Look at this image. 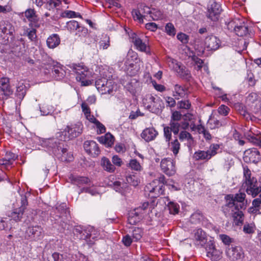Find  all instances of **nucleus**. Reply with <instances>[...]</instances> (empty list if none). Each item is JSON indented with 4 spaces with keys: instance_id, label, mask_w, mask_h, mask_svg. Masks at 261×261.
Wrapping results in <instances>:
<instances>
[{
    "instance_id": "obj_9",
    "label": "nucleus",
    "mask_w": 261,
    "mask_h": 261,
    "mask_svg": "<svg viewBox=\"0 0 261 261\" xmlns=\"http://www.w3.org/2000/svg\"><path fill=\"white\" fill-rule=\"evenodd\" d=\"M226 204L232 203L234 204V206L236 208L240 209H245L247 206V200L246 198V194L243 192H240L235 194L234 196L233 195H228L226 196Z\"/></svg>"
},
{
    "instance_id": "obj_8",
    "label": "nucleus",
    "mask_w": 261,
    "mask_h": 261,
    "mask_svg": "<svg viewBox=\"0 0 261 261\" xmlns=\"http://www.w3.org/2000/svg\"><path fill=\"white\" fill-rule=\"evenodd\" d=\"M72 69L76 74V80L81 82L82 85L83 86L88 85L89 81L84 80L91 76V72L89 69L83 63H80L73 64Z\"/></svg>"
},
{
    "instance_id": "obj_54",
    "label": "nucleus",
    "mask_w": 261,
    "mask_h": 261,
    "mask_svg": "<svg viewBox=\"0 0 261 261\" xmlns=\"http://www.w3.org/2000/svg\"><path fill=\"white\" fill-rule=\"evenodd\" d=\"M95 126L97 128V133L98 134H101L105 133L106 131V128L104 125L98 121L95 124Z\"/></svg>"
},
{
    "instance_id": "obj_43",
    "label": "nucleus",
    "mask_w": 261,
    "mask_h": 261,
    "mask_svg": "<svg viewBox=\"0 0 261 261\" xmlns=\"http://www.w3.org/2000/svg\"><path fill=\"white\" fill-rule=\"evenodd\" d=\"M219 148L220 146L218 144H212L210 145L209 149L207 150L210 159L217 153Z\"/></svg>"
},
{
    "instance_id": "obj_33",
    "label": "nucleus",
    "mask_w": 261,
    "mask_h": 261,
    "mask_svg": "<svg viewBox=\"0 0 261 261\" xmlns=\"http://www.w3.org/2000/svg\"><path fill=\"white\" fill-rule=\"evenodd\" d=\"M186 95L185 89L179 85H175L174 88L173 96L176 99L184 97Z\"/></svg>"
},
{
    "instance_id": "obj_3",
    "label": "nucleus",
    "mask_w": 261,
    "mask_h": 261,
    "mask_svg": "<svg viewBox=\"0 0 261 261\" xmlns=\"http://www.w3.org/2000/svg\"><path fill=\"white\" fill-rule=\"evenodd\" d=\"M141 61L138 58L137 54L129 50L125 61V71L129 76L136 75L140 69Z\"/></svg>"
},
{
    "instance_id": "obj_20",
    "label": "nucleus",
    "mask_w": 261,
    "mask_h": 261,
    "mask_svg": "<svg viewBox=\"0 0 261 261\" xmlns=\"http://www.w3.org/2000/svg\"><path fill=\"white\" fill-rule=\"evenodd\" d=\"M234 23H236V21L231 22L229 23V25L231 27H234V31L238 36L240 37L244 36L246 37H249L250 36V34L248 33V28L244 22L239 25H234ZM237 24H238V23H237Z\"/></svg>"
},
{
    "instance_id": "obj_57",
    "label": "nucleus",
    "mask_w": 261,
    "mask_h": 261,
    "mask_svg": "<svg viewBox=\"0 0 261 261\" xmlns=\"http://www.w3.org/2000/svg\"><path fill=\"white\" fill-rule=\"evenodd\" d=\"M177 38L183 44H187L189 41V36L182 33L178 34Z\"/></svg>"
},
{
    "instance_id": "obj_25",
    "label": "nucleus",
    "mask_w": 261,
    "mask_h": 261,
    "mask_svg": "<svg viewBox=\"0 0 261 261\" xmlns=\"http://www.w3.org/2000/svg\"><path fill=\"white\" fill-rule=\"evenodd\" d=\"M148 202H144L141 206L136 208L133 212H134L139 218L142 220L148 214Z\"/></svg>"
},
{
    "instance_id": "obj_60",
    "label": "nucleus",
    "mask_w": 261,
    "mask_h": 261,
    "mask_svg": "<svg viewBox=\"0 0 261 261\" xmlns=\"http://www.w3.org/2000/svg\"><path fill=\"white\" fill-rule=\"evenodd\" d=\"M229 110L230 109L228 107L223 105L220 106L218 110L219 113L224 116H226L228 114Z\"/></svg>"
},
{
    "instance_id": "obj_41",
    "label": "nucleus",
    "mask_w": 261,
    "mask_h": 261,
    "mask_svg": "<svg viewBox=\"0 0 261 261\" xmlns=\"http://www.w3.org/2000/svg\"><path fill=\"white\" fill-rule=\"evenodd\" d=\"M61 4L60 0H49L46 4V9L51 10L59 6Z\"/></svg>"
},
{
    "instance_id": "obj_39",
    "label": "nucleus",
    "mask_w": 261,
    "mask_h": 261,
    "mask_svg": "<svg viewBox=\"0 0 261 261\" xmlns=\"http://www.w3.org/2000/svg\"><path fill=\"white\" fill-rule=\"evenodd\" d=\"M169 125V127L171 128L173 134L174 135L178 134L179 131V128L180 127H181V124L175 121L170 120Z\"/></svg>"
},
{
    "instance_id": "obj_45",
    "label": "nucleus",
    "mask_w": 261,
    "mask_h": 261,
    "mask_svg": "<svg viewBox=\"0 0 261 261\" xmlns=\"http://www.w3.org/2000/svg\"><path fill=\"white\" fill-rule=\"evenodd\" d=\"M55 77L57 80L62 79L64 76V71L61 68L55 67L53 70Z\"/></svg>"
},
{
    "instance_id": "obj_4",
    "label": "nucleus",
    "mask_w": 261,
    "mask_h": 261,
    "mask_svg": "<svg viewBox=\"0 0 261 261\" xmlns=\"http://www.w3.org/2000/svg\"><path fill=\"white\" fill-rule=\"evenodd\" d=\"M142 102L144 107L152 113H158L164 108L163 100L159 97L151 94L146 95Z\"/></svg>"
},
{
    "instance_id": "obj_7",
    "label": "nucleus",
    "mask_w": 261,
    "mask_h": 261,
    "mask_svg": "<svg viewBox=\"0 0 261 261\" xmlns=\"http://www.w3.org/2000/svg\"><path fill=\"white\" fill-rule=\"evenodd\" d=\"M95 86L102 94H112L117 88V85L112 80L99 78L95 82Z\"/></svg>"
},
{
    "instance_id": "obj_63",
    "label": "nucleus",
    "mask_w": 261,
    "mask_h": 261,
    "mask_svg": "<svg viewBox=\"0 0 261 261\" xmlns=\"http://www.w3.org/2000/svg\"><path fill=\"white\" fill-rule=\"evenodd\" d=\"M201 217L199 214H194L191 216L190 221L193 223H198L200 222Z\"/></svg>"
},
{
    "instance_id": "obj_61",
    "label": "nucleus",
    "mask_w": 261,
    "mask_h": 261,
    "mask_svg": "<svg viewBox=\"0 0 261 261\" xmlns=\"http://www.w3.org/2000/svg\"><path fill=\"white\" fill-rule=\"evenodd\" d=\"M182 117L181 114L177 111H173L172 113L171 117V120L175 121L178 122L179 121Z\"/></svg>"
},
{
    "instance_id": "obj_26",
    "label": "nucleus",
    "mask_w": 261,
    "mask_h": 261,
    "mask_svg": "<svg viewBox=\"0 0 261 261\" xmlns=\"http://www.w3.org/2000/svg\"><path fill=\"white\" fill-rule=\"evenodd\" d=\"M47 46L50 48H54L60 43V38L58 35L54 34L50 36L46 40Z\"/></svg>"
},
{
    "instance_id": "obj_46",
    "label": "nucleus",
    "mask_w": 261,
    "mask_h": 261,
    "mask_svg": "<svg viewBox=\"0 0 261 261\" xmlns=\"http://www.w3.org/2000/svg\"><path fill=\"white\" fill-rule=\"evenodd\" d=\"M40 112L42 115L46 116L51 113L53 109L51 106L46 104H43L40 107Z\"/></svg>"
},
{
    "instance_id": "obj_6",
    "label": "nucleus",
    "mask_w": 261,
    "mask_h": 261,
    "mask_svg": "<svg viewBox=\"0 0 261 261\" xmlns=\"http://www.w3.org/2000/svg\"><path fill=\"white\" fill-rule=\"evenodd\" d=\"M164 176H161L159 179L153 180L151 182L147 184L145 187V191L149 192V195L152 198H155L164 194Z\"/></svg>"
},
{
    "instance_id": "obj_58",
    "label": "nucleus",
    "mask_w": 261,
    "mask_h": 261,
    "mask_svg": "<svg viewBox=\"0 0 261 261\" xmlns=\"http://www.w3.org/2000/svg\"><path fill=\"white\" fill-rule=\"evenodd\" d=\"M27 36L31 41H35L37 38L36 30L35 29H32L29 31H28Z\"/></svg>"
},
{
    "instance_id": "obj_59",
    "label": "nucleus",
    "mask_w": 261,
    "mask_h": 261,
    "mask_svg": "<svg viewBox=\"0 0 261 261\" xmlns=\"http://www.w3.org/2000/svg\"><path fill=\"white\" fill-rule=\"evenodd\" d=\"M219 237L225 245H229L232 242V239L227 235L222 234Z\"/></svg>"
},
{
    "instance_id": "obj_52",
    "label": "nucleus",
    "mask_w": 261,
    "mask_h": 261,
    "mask_svg": "<svg viewBox=\"0 0 261 261\" xmlns=\"http://www.w3.org/2000/svg\"><path fill=\"white\" fill-rule=\"evenodd\" d=\"M243 231L246 233H253L254 232V225L252 224H245L243 227Z\"/></svg>"
},
{
    "instance_id": "obj_19",
    "label": "nucleus",
    "mask_w": 261,
    "mask_h": 261,
    "mask_svg": "<svg viewBox=\"0 0 261 261\" xmlns=\"http://www.w3.org/2000/svg\"><path fill=\"white\" fill-rule=\"evenodd\" d=\"M132 42L134 43L136 48L141 51L145 52L146 54H149V46L135 34L132 36Z\"/></svg>"
},
{
    "instance_id": "obj_23",
    "label": "nucleus",
    "mask_w": 261,
    "mask_h": 261,
    "mask_svg": "<svg viewBox=\"0 0 261 261\" xmlns=\"http://www.w3.org/2000/svg\"><path fill=\"white\" fill-rule=\"evenodd\" d=\"M204 43L208 50H216L219 48L220 40L216 36H209L205 38Z\"/></svg>"
},
{
    "instance_id": "obj_18",
    "label": "nucleus",
    "mask_w": 261,
    "mask_h": 261,
    "mask_svg": "<svg viewBox=\"0 0 261 261\" xmlns=\"http://www.w3.org/2000/svg\"><path fill=\"white\" fill-rule=\"evenodd\" d=\"M85 151L92 157H96L100 153L98 144L94 141H86L84 144Z\"/></svg>"
},
{
    "instance_id": "obj_17",
    "label": "nucleus",
    "mask_w": 261,
    "mask_h": 261,
    "mask_svg": "<svg viewBox=\"0 0 261 261\" xmlns=\"http://www.w3.org/2000/svg\"><path fill=\"white\" fill-rule=\"evenodd\" d=\"M16 159L15 155L11 152L3 151L0 159V165L8 169Z\"/></svg>"
},
{
    "instance_id": "obj_35",
    "label": "nucleus",
    "mask_w": 261,
    "mask_h": 261,
    "mask_svg": "<svg viewBox=\"0 0 261 261\" xmlns=\"http://www.w3.org/2000/svg\"><path fill=\"white\" fill-rule=\"evenodd\" d=\"M210 155H208L207 151L198 150L194 154V158L196 160H208L210 159Z\"/></svg>"
},
{
    "instance_id": "obj_13",
    "label": "nucleus",
    "mask_w": 261,
    "mask_h": 261,
    "mask_svg": "<svg viewBox=\"0 0 261 261\" xmlns=\"http://www.w3.org/2000/svg\"><path fill=\"white\" fill-rule=\"evenodd\" d=\"M226 254L231 261H241L244 257L243 249L240 246H231L228 248Z\"/></svg>"
},
{
    "instance_id": "obj_10",
    "label": "nucleus",
    "mask_w": 261,
    "mask_h": 261,
    "mask_svg": "<svg viewBox=\"0 0 261 261\" xmlns=\"http://www.w3.org/2000/svg\"><path fill=\"white\" fill-rule=\"evenodd\" d=\"M160 167L162 171L168 176H172L176 173L175 162L171 158H166L162 159Z\"/></svg>"
},
{
    "instance_id": "obj_37",
    "label": "nucleus",
    "mask_w": 261,
    "mask_h": 261,
    "mask_svg": "<svg viewBox=\"0 0 261 261\" xmlns=\"http://www.w3.org/2000/svg\"><path fill=\"white\" fill-rule=\"evenodd\" d=\"M167 207L171 214L176 215L179 212V205L177 203L170 201L168 203Z\"/></svg>"
},
{
    "instance_id": "obj_47",
    "label": "nucleus",
    "mask_w": 261,
    "mask_h": 261,
    "mask_svg": "<svg viewBox=\"0 0 261 261\" xmlns=\"http://www.w3.org/2000/svg\"><path fill=\"white\" fill-rule=\"evenodd\" d=\"M177 108L180 109H189L191 107V103L188 100H181L177 102Z\"/></svg>"
},
{
    "instance_id": "obj_1",
    "label": "nucleus",
    "mask_w": 261,
    "mask_h": 261,
    "mask_svg": "<svg viewBox=\"0 0 261 261\" xmlns=\"http://www.w3.org/2000/svg\"><path fill=\"white\" fill-rule=\"evenodd\" d=\"M244 178L242 186L245 189L246 193L252 197H256L261 192V186L252 175L251 171L247 167L243 169Z\"/></svg>"
},
{
    "instance_id": "obj_27",
    "label": "nucleus",
    "mask_w": 261,
    "mask_h": 261,
    "mask_svg": "<svg viewBox=\"0 0 261 261\" xmlns=\"http://www.w3.org/2000/svg\"><path fill=\"white\" fill-rule=\"evenodd\" d=\"M167 142L169 149L173 152V154L176 156L178 153L180 148V144L178 139L175 138L174 140Z\"/></svg>"
},
{
    "instance_id": "obj_16",
    "label": "nucleus",
    "mask_w": 261,
    "mask_h": 261,
    "mask_svg": "<svg viewBox=\"0 0 261 261\" xmlns=\"http://www.w3.org/2000/svg\"><path fill=\"white\" fill-rule=\"evenodd\" d=\"M26 232L29 238L34 241L39 240L43 237V229L39 226L29 227Z\"/></svg>"
},
{
    "instance_id": "obj_15",
    "label": "nucleus",
    "mask_w": 261,
    "mask_h": 261,
    "mask_svg": "<svg viewBox=\"0 0 261 261\" xmlns=\"http://www.w3.org/2000/svg\"><path fill=\"white\" fill-rule=\"evenodd\" d=\"M222 11L221 6L219 4L213 0L210 1V5L208 7L207 13V17L213 21L218 20Z\"/></svg>"
},
{
    "instance_id": "obj_21",
    "label": "nucleus",
    "mask_w": 261,
    "mask_h": 261,
    "mask_svg": "<svg viewBox=\"0 0 261 261\" xmlns=\"http://www.w3.org/2000/svg\"><path fill=\"white\" fill-rule=\"evenodd\" d=\"M0 93L6 97L13 93V90L9 85V79L5 77L0 80Z\"/></svg>"
},
{
    "instance_id": "obj_24",
    "label": "nucleus",
    "mask_w": 261,
    "mask_h": 261,
    "mask_svg": "<svg viewBox=\"0 0 261 261\" xmlns=\"http://www.w3.org/2000/svg\"><path fill=\"white\" fill-rule=\"evenodd\" d=\"M158 132L153 127H149L145 129L141 134L142 139L146 142L153 140L157 135Z\"/></svg>"
},
{
    "instance_id": "obj_44",
    "label": "nucleus",
    "mask_w": 261,
    "mask_h": 261,
    "mask_svg": "<svg viewBox=\"0 0 261 261\" xmlns=\"http://www.w3.org/2000/svg\"><path fill=\"white\" fill-rule=\"evenodd\" d=\"M165 32L168 35L174 36L176 34V29L172 23L169 22L165 26Z\"/></svg>"
},
{
    "instance_id": "obj_34",
    "label": "nucleus",
    "mask_w": 261,
    "mask_h": 261,
    "mask_svg": "<svg viewBox=\"0 0 261 261\" xmlns=\"http://www.w3.org/2000/svg\"><path fill=\"white\" fill-rule=\"evenodd\" d=\"M26 87L23 82L20 81L18 82L16 87V94L19 99H22L26 93Z\"/></svg>"
},
{
    "instance_id": "obj_5",
    "label": "nucleus",
    "mask_w": 261,
    "mask_h": 261,
    "mask_svg": "<svg viewBox=\"0 0 261 261\" xmlns=\"http://www.w3.org/2000/svg\"><path fill=\"white\" fill-rule=\"evenodd\" d=\"M223 212L226 216H231L233 223L236 225H241L244 222V216L242 211L239 208H236L233 204H225L223 207Z\"/></svg>"
},
{
    "instance_id": "obj_55",
    "label": "nucleus",
    "mask_w": 261,
    "mask_h": 261,
    "mask_svg": "<svg viewBox=\"0 0 261 261\" xmlns=\"http://www.w3.org/2000/svg\"><path fill=\"white\" fill-rule=\"evenodd\" d=\"M192 60L195 62V64L196 65V67H195L197 70H200L201 68L202 67V65L203 63V61L198 58L197 57L195 56H193L192 57Z\"/></svg>"
},
{
    "instance_id": "obj_48",
    "label": "nucleus",
    "mask_w": 261,
    "mask_h": 261,
    "mask_svg": "<svg viewBox=\"0 0 261 261\" xmlns=\"http://www.w3.org/2000/svg\"><path fill=\"white\" fill-rule=\"evenodd\" d=\"M142 236V230L139 228H136L133 231V239L137 242L141 239Z\"/></svg>"
},
{
    "instance_id": "obj_2",
    "label": "nucleus",
    "mask_w": 261,
    "mask_h": 261,
    "mask_svg": "<svg viewBox=\"0 0 261 261\" xmlns=\"http://www.w3.org/2000/svg\"><path fill=\"white\" fill-rule=\"evenodd\" d=\"M83 125L82 122H77L66 126L63 131L56 134V137L60 141H66L76 138L83 132Z\"/></svg>"
},
{
    "instance_id": "obj_36",
    "label": "nucleus",
    "mask_w": 261,
    "mask_h": 261,
    "mask_svg": "<svg viewBox=\"0 0 261 261\" xmlns=\"http://www.w3.org/2000/svg\"><path fill=\"white\" fill-rule=\"evenodd\" d=\"M24 15L30 21L36 22L38 20L37 16L34 9H29L27 10L24 12Z\"/></svg>"
},
{
    "instance_id": "obj_28",
    "label": "nucleus",
    "mask_w": 261,
    "mask_h": 261,
    "mask_svg": "<svg viewBox=\"0 0 261 261\" xmlns=\"http://www.w3.org/2000/svg\"><path fill=\"white\" fill-rule=\"evenodd\" d=\"M69 179L73 184L78 186L87 184L90 182V179L88 177L74 176L73 175H70Z\"/></svg>"
},
{
    "instance_id": "obj_53",
    "label": "nucleus",
    "mask_w": 261,
    "mask_h": 261,
    "mask_svg": "<svg viewBox=\"0 0 261 261\" xmlns=\"http://www.w3.org/2000/svg\"><path fill=\"white\" fill-rule=\"evenodd\" d=\"M171 132L172 131L169 126H166L164 128V136L166 142L170 141L172 136Z\"/></svg>"
},
{
    "instance_id": "obj_29",
    "label": "nucleus",
    "mask_w": 261,
    "mask_h": 261,
    "mask_svg": "<svg viewBox=\"0 0 261 261\" xmlns=\"http://www.w3.org/2000/svg\"><path fill=\"white\" fill-rule=\"evenodd\" d=\"M101 165L103 168L107 171L112 173L115 170V167L114 165H112L110 161L106 157H103L101 159Z\"/></svg>"
},
{
    "instance_id": "obj_14",
    "label": "nucleus",
    "mask_w": 261,
    "mask_h": 261,
    "mask_svg": "<svg viewBox=\"0 0 261 261\" xmlns=\"http://www.w3.org/2000/svg\"><path fill=\"white\" fill-rule=\"evenodd\" d=\"M260 159V152L256 148H251L244 152L243 160L246 163H257Z\"/></svg>"
},
{
    "instance_id": "obj_12",
    "label": "nucleus",
    "mask_w": 261,
    "mask_h": 261,
    "mask_svg": "<svg viewBox=\"0 0 261 261\" xmlns=\"http://www.w3.org/2000/svg\"><path fill=\"white\" fill-rule=\"evenodd\" d=\"M206 256L212 261H218L222 258V252L216 249L213 241H210L205 247Z\"/></svg>"
},
{
    "instance_id": "obj_42",
    "label": "nucleus",
    "mask_w": 261,
    "mask_h": 261,
    "mask_svg": "<svg viewBox=\"0 0 261 261\" xmlns=\"http://www.w3.org/2000/svg\"><path fill=\"white\" fill-rule=\"evenodd\" d=\"M184 121L181 123V128L186 129L189 127V123L188 121H191L193 119V115L190 113H187L183 116Z\"/></svg>"
},
{
    "instance_id": "obj_30",
    "label": "nucleus",
    "mask_w": 261,
    "mask_h": 261,
    "mask_svg": "<svg viewBox=\"0 0 261 261\" xmlns=\"http://www.w3.org/2000/svg\"><path fill=\"white\" fill-rule=\"evenodd\" d=\"M100 143L108 146H111L114 143V138L110 133H107L104 136L99 138Z\"/></svg>"
},
{
    "instance_id": "obj_40",
    "label": "nucleus",
    "mask_w": 261,
    "mask_h": 261,
    "mask_svg": "<svg viewBox=\"0 0 261 261\" xmlns=\"http://www.w3.org/2000/svg\"><path fill=\"white\" fill-rule=\"evenodd\" d=\"M66 28L71 32L80 28L78 22L75 20H71L67 22Z\"/></svg>"
},
{
    "instance_id": "obj_22",
    "label": "nucleus",
    "mask_w": 261,
    "mask_h": 261,
    "mask_svg": "<svg viewBox=\"0 0 261 261\" xmlns=\"http://www.w3.org/2000/svg\"><path fill=\"white\" fill-rule=\"evenodd\" d=\"M194 240L196 245L204 246L207 241L205 233L201 229H197L194 233Z\"/></svg>"
},
{
    "instance_id": "obj_38",
    "label": "nucleus",
    "mask_w": 261,
    "mask_h": 261,
    "mask_svg": "<svg viewBox=\"0 0 261 261\" xmlns=\"http://www.w3.org/2000/svg\"><path fill=\"white\" fill-rule=\"evenodd\" d=\"M141 219L134 212L131 211L129 213L128 217V223L131 225H136L137 223L140 222Z\"/></svg>"
},
{
    "instance_id": "obj_31",
    "label": "nucleus",
    "mask_w": 261,
    "mask_h": 261,
    "mask_svg": "<svg viewBox=\"0 0 261 261\" xmlns=\"http://www.w3.org/2000/svg\"><path fill=\"white\" fill-rule=\"evenodd\" d=\"M1 31L4 34L12 35L14 29L10 22L2 20Z\"/></svg>"
},
{
    "instance_id": "obj_32",
    "label": "nucleus",
    "mask_w": 261,
    "mask_h": 261,
    "mask_svg": "<svg viewBox=\"0 0 261 261\" xmlns=\"http://www.w3.org/2000/svg\"><path fill=\"white\" fill-rule=\"evenodd\" d=\"M175 71L177 73L179 76L183 78L189 79L191 77L189 70L181 63L179 64V68H177Z\"/></svg>"
},
{
    "instance_id": "obj_56",
    "label": "nucleus",
    "mask_w": 261,
    "mask_h": 261,
    "mask_svg": "<svg viewBox=\"0 0 261 261\" xmlns=\"http://www.w3.org/2000/svg\"><path fill=\"white\" fill-rule=\"evenodd\" d=\"M61 16L63 18H74L76 17V13L72 11L66 10L62 12Z\"/></svg>"
},
{
    "instance_id": "obj_51",
    "label": "nucleus",
    "mask_w": 261,
    "mask_h": 261,
    "mask_svg": "<svg viewBox=\"0 0 261 261\" xmlns=\"http://www.w3.org/2000/svg\"><path fill=\"white\" fill-rule=\"evenodd\" d=\"M179 138L180 141L193 140L192 135L186 131H181L179 133Z\"/></svg>"
},
{
    "instance_id": "obj_50",
    "label": "nucleus",
    "mask_w": 261,
    "mask_h": 261,
    "mask_svg": "<svg viewBox=\"0 0 261 261\" xmlns=\"http://www.w3.org/2000/svg\"><path fill=\"white\" fill-rule=\"evenodd\" d=\"M168 64L170 68L175 71L177 68H179V64L180 63L173 59L169 58L168 60Z\"/></svg>"
},
{
    "instance_id": "obj_49",
    "label": "nucleus",
    "mask_w": 261,
    "mask_h": 261,
    "mask_svg": "<svg viewBox=\"0 0 261 261\" xmlns=\"http://www.w3.org/2000/svg\"><path fill=\"white\" fill-rule=\"evenodd\" d=\"M129 167L133 170H141V166L140 163L136 159L131 160L129 163Z\"/></svg>"
},
{
    "instance_id": "obj_64",
    "label": "nucleus",
    "mask_w": 261,
    "mask_h": 261,
    "mask_svg": "<svg viewBox=\"0 0 261 261\" xmlns=\"http://www.w3.org/2000/svg\"><path fill=\"white\" fill-rule=\"evenodd\" d=\"M113 163L117 166H121L122 164V161L121 159L117 155H115L112 158Z\"/></svg>"
},
{
    "instance_id": "obj_11",
    "label": "nucleus",
    "mask_w": 261,
    "mask_h": 261,
    "mask_svg": "<svg viewBox=\"0 0 261 261\" xmlns=\"http://www.w3.org/2000/svg\"><path fill=\"white\" fill-rule=\"evenodd\" d=\"M20 205L18 208H15L13 209V212L11 213L10 216L12 219L15 221H18L21 220L23 215L24 210L28 205V200L26 196L21 195L20 196Z\"/></svg>"
},
{
    "instance_id": "obj_62",
    "label": "nucleus",
    "mask_w": 261,
    "mask_h": 261,
    "mask_svg": "<svg viewBox=\"0 0 261 261\" xmlns=\"http://www.w3.org/2000/svg\"><path fill=\"white\" fill-rule=\"evenodd\" d=\"M133 241V238L128 234L124 236L122 240L123 244L127 247L129 246Z\"/></svg>"
}]
</instances>
